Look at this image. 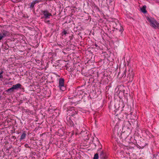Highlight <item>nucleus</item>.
Instances as JSON below:
<instances>
[{
	"label": "nucleus",
	"mask_w": 159,
	"mask_h": 159,
	"mask_svg": "<svg viewBox=\"0 0 159 159\" xmlns=\"http://www.w3.org/2000/svg\"><path fill=\"white\" fill-rule=\"evenodd\" d=\"M63 108L64 110L66 109L67 115L68 116H73L74 117L75 115L77 113L78 111L75 109L74 107H67V104H65L63 106Z\"/></svg>",
	"instance_id": "nucleus-1"
},
{
	"label": "nucleus",
	"mask_w": 159,
	"mask_h": 159,
	"mask_svg": "<svg viewBox=\"0 0 159 159\" xmlns=\"http://www.w3.org/2000/svg\"><path fill=\"white\" fill-rule=\"evenodd\" d=\"M147 20L150 23V25L154 29L158 28L159 29V23L153 18H150L145 16Z\"/></svg>",
	"instance_id": "nucleus-2"
},
{
	"label": "nucleus",
	"mask_w": 159,
	"mask_h": 159,
	"mask_svg": "<svg viewBox=\"0 0 159 159\" xmlns=\"http://www.w3.org/2000/svg\"><path fill=\"white\" fill-rule=\"evenodd\" d=\"M127 75L126 80L128 82H131L133 80L134 74L133 71L132 69L129 68L127 71Z\"/></svg>",
	"instance_id": "nucleus-3"
},
{
	"label": "nucleus",
	"mask_w": 159,
	"mask_h": 159,
	"mask_svg": "<svg viewBox=\"0 0 159 159\" xmlns=\"http://www.w3.org/2000/svg\"><path fill=\"white\" fill-rule=\"evenodd\" d=\"M64 81L65 80L63 78H60L59 79L58 87L62 91H64L66 89L64 84Z\"/></svg>",
	"instance_id": "nucleus-4"
},
{
	"label": "nucleus",
	"mask_w": 159,
	"mask_h": 159,
	"mask_svg": "<svg viewBox=\"0 0 159 159\" xmlns=\"http://www.w3.org/2000/svg\"><path fill=\"white\" fill-rule=\"evenodd\" d=\"M66 124L71 127L75 128V125L74 122L72 120L71 117L67 116L66 118Z\"/></svg>",
	"instance_id": "nucleus-5"
},
{
	"label": "nucleus",
	"mask_w": 159,
	"mask_h": 159,
	"mask_svg": "<svg viewBox=\"0 0 159 159\" xmlns=\"http://www.w3.org/2000/svg\"><path fill=\"white\" fill-rule=\"evenodd\" d=\"M131 127V125L129 121L124 120L123 125V129L126 130L128 129H130Z\"/></svg>",
	"instance_id": "nucleus-6"
},
{
	"label": "nucleus",
	"mask_w": 159,
	"mask_h": 159,
	"mask_svg": "<svg viewBox=\"0 0 159 159\" xmlns=\"http://www.w3.org/2000/svg\"><path fill=\"white\" fill-rule=\"evenodd\" d=\"M120 129L119 132L118 133V129L116 125L115 126L113 130V134H114L115 137L116 136L117 139H118V137L120 138V135L121 136L122 134L121 133L120 134Z\"/></svg>",
	"instance_id": "nucleus-7"
},
{
	"label": "nucleus",
	"mask_w": 159,
	"mask_h": 159,
	"mask_svg": "<svg viewBox=\"0 0 159 159\" xmlns=\"http://www.w3.org/2000/svg\"><path fill=\"white\" fill-rule=\"evenodd\" d=\"M43 18L45 19V20L50 18L51 16H52V14L48 12V11H43Z\"/></svg>",
	"instance_id": "nucleus-8"
},
{
	"label": "nucleus",
	"mask_w": 159,
	"mask_h": 159,
	"mask_svg": "<svg viewBox=\"0 0 159 159\" xmlns=\"http://www.w3.org/2000/svg\"><path fill=\"white\" fill-rule=\"evenodd\" d=\"M82 28V27H81L80 26L78 25L74 28V30L76 34L79 35L80 34L79 31L81 30Z\"/></svg>",
	"instance_id": "nucleus-9"
},
{
	"label": "nucleus",
	"mask_w": 159,
	"mask_h": 159,
	"mask_svg": "<svg viewBox=\"0 0 159 159\" xmlns=\"http://www.w3.org/2000/svg\"><path fill=\"white\" fill-rule=\"evenodd\" d=\"M139 144H137V147L140 149H142L147 145V143L144 142V141L143 140V141H140V143L138 142Z\"/></svg>",
	"instance_id": "nucleus-10"
},
{
	"label": "nucleus",
	"mask_w": 159,
	"mask_h": 159,
	"mask_svg": "<svg viewBox=\"0 0 159 159\" xmlns=\"http://www.w3.org/2000/svg\"><path fill=\"white\" fill-rule=\"evenodd\" d=\"M14 90H18L19 89H21L22 87V85L20 83L17 84L12 86Z\"/></svg>",
	"instance_id": "nucleus-11"
},
{
	"label": "nucleus",
	"mask_w": 159,
	"mask_h": 159,
	"mask_svg": "<svg viewBox=\"0 0 159 159\" xmlns=\"http://www.w3.org/2000/svg\"><path fill=\"white\" fill-rule=\"evenodd\" d=\"M70 31L68 30H67L66 28L63 29L62 30V31L61 33V35L62 36H66L67 34H69Z\"/></svg>",
	"instance_id": "nucleus-12"
},
{
	"label": "nucleus",
	"mask_w": 159,
	"mask_h": 159,
	"mask_svg": "<svg viewBox=\"0 0 159 159\" xmlns=\"http://www.w3.org/2000/svg\"><path fill=\"white\" fill-rule=\"evenodd\" d=\"M99 158L100 159H107V157L106 153L103 151L101 152L99 155Z\"/></svg>",
	"instance_id": "nucleus-13"
},
{
	"label": "nucleus",
	"mask_w": 159,
	"mask_h": 159,
	"mask_svg": "<svg viewBox=\"0 0 159 159\" xmlns=\"http://www.w3.org/2000/svg\"><path fill=\"white\" fill-rule=\"evenodd\" d=\"M58 135L61 137H62L65 136V133L63 130L60 129L58 130Z\"/></svg>",
	"instance_id": "nucleus-14"
},
{
	"label": "nucleus",
	"mask_w": 159,
	"mask_h": 159,
	"mask_svg": "<svg viewBox=\"0 0 159 159\" xmlns=\"http://www.w3.org/2000/svg\"><path fill=\"white\" fill-rule=\"evenodd\" d=\"M39 0H36L34 1H33L31 3L30 7L31 9H34V6L37 3L39 2Z\"/></svg>",
	"instance_id": "nucleus-15"
},
{
	"label": "nucleus",
	"mask_w": 159,
	"mask_h": 159,
	"mask_svg": "<svg viewBox=\"0 0 159 159\" xmlns=\"http://www.w3.org/2000/svg\"><path fill=\"white\" fill-rule=\"evenodd\" d=\"M1 34L3 38L10 35V32L5 30H3V31L2 32V33Z\"/></svg>",
	"instance_id": "nucleus-16"
},
{
	"label": "nucleus",
	"mask_w": 159,
	"mask_h": 159,
	"mask_svg": "<svg viewBox=\"0 0 159 159\" xmlns=\"http://www.w3.org/2000/svg\"><path fill=\"white\" fill-rule=\"evenodd\" d=\"M100 44L98 43H95L94 44L92 45L93 48H96L97 49H101V48Z\"/></svg>",
	"instance_id": "nucleus-17"
},
{
	"label": "nucleus",
	"mask_w": 159,
	"mask_h": 159,
	"mask_svg": "<svg viewBox=\"0 0 159 159\" xmlns=\"http://www.w3.org/2000/svg\"><path fill=\"white\" fill-rule=\"evenodd\" d=\"M8 43L9 42L7 40L4 42V43L3 46L4 49L7 50L9 48V47H10L9 46V44L7 43Z\"/></svg>",
	"instance_id": "nucleus-18"
},
{
	"label": "nucleus",
	"mask_w": 159,
	"mask_h": 159,
	"mask_svg": "<svg viewBox=\"0 0 159 159\" xmlns=\"http://www.w3.org/2000/svg\"><path fill=\"white\" fill-rule=\"evenodd\" d=\"M153 159H159V152H156L153 154Z\"/></svg>",
	"instance_id": "nucleus-19"
},
{
	"label": "nucleus",
	"mask_w": 159,
	"mask_h": 159,
	"mask_svg": "<svg viewBox=\"0 0 159 159\" xmlns=\"http://www.w3.org/2000/svg\"><path fill=\"white\" fill-rule=\"evenodd\" d=\"M26 136V134L25 133V132L24 131L23 132L22 134L21 135L19 139L20 141H21L23 139H24L25 138Z\"/></svg>",
	"instance_id": "nucleus-20"
},
{
	"label": "nucleus",
	"mask_w": 159,
	"mask_h": 159,
	"mask_svg": "<svg viewBox=\"0 0 159 159\" xmlns=\"http://www.w3.org/2000/svg\"><path fill=\"white\" fill-rule=\"evenodd\" d=\"M14 88L12 86L11 88L8 89L7 90H6L7 93H10L14 92Z\"/></svg>",
	"instance_id": "nucleus-21"
},
{
	"label": "nucleus",
	"mask_w": 159,
	"mask_h": 159,
	"mask_svg": "<svg viewBox=\"0 0 159 159\" xmlns=\"http://www.w3.org/2000/svg\"><path fill=\"white\" fill-rule=\"evenodd\" d=\"M44 22L45 23L48 24L50 27L51 26H53L54 25V24L53 23H50V21L49 20H45Z\"/></svg>",
	"instance_id": "nucleus-22"
},
{
	"label": "nucleus",
	"mask_w": 159,
	"mask_h": 159,
	"mask_svg": "<svg viewBox=\"0 0 159 159\" xmlns=\"http://www.w3.org/2000/svg\"><path fill=\"white\" fill-rule=\"evenodd\" d=\"M127 73V70L126 69L124 71V72L120 76V77H124V78H125L126 79L127 77L126 76V74Z\"/></svg>",
	"instance_id": "nucleus-23"
},
{
	"label": "nucleus",
	"mask_w": 159,
	"mask_h": 159,
	"mask_svg": "<svg viewBox=\"0 0 159 159\" xmlns=\"http://www.w3.org/2000/svg\"><path fill=\"white\" fill-rule=\"evenodd\" d=\"M128 115H129L127 113L125 112L124 115H123L122 118L124 120H127L128 119L127 116Z\"/></svg>",
	"instance_id": "nucleus-24"
},
{
	"label": "nucleus",
	"mask_w": 159,
	"mask_h": 159,
	"mask_svg": "<svg viewBox=\"0 0 159 159\" xmlns=\"http://www.w3.org/2000/svg\"><path fill=\"white\" fill-rule=\"evenodd\" d=\"M65 67L66 68V69L69 71L71 72L73 68L72 69V67L70 66L68 67L67 66H65Z\"/></svg>",
	"instance_id": "nucleus-25"
},
{
	"label": "nucleus",
	"mask_w": 159,
	"mask_h": 159,
	"mask_svg": "<svg viewBox=\"0 0 159 159\" xmlns=\"http://www.w3.org/2000/svg\"><path fill=\"white\" fill-rule=\"evenodd\" d=\"M99 156L98 153H96L95 154L93 159H98Z\"/></svg>",
	"instance_id": "nucleus-26"
},
{
	"label": "nucleus",
	"mask_w": 159,
	"mask_h": 159,
	"mask_svg": "<svg viewBox=\"0 0 159 159\" xmlns=\"http://www.w3.org/2000/svg\"><path fill=\"white\" fill-rule=\"evenodd\" d=\"M146 6L145 5L143 6L142 7L140 8V10H146Z\"/></svg>",
	"instance_id": "nucleus-27"
},
{
	"label": "nucleus",
	"mask_w": 159,
	"mask_h": 159,
	"mask_svg": "<svg viewBox=\"0 0 159 159\" xmlns=\"http://www.w3.org/2000/svg\"><path fill=\"white\" fill-rule=\"evenodd\" d=\"M24 146L26 148H31V146H29V145L27 143H25L24 145Z\"/></svg>",
	"instance_id": "nucleus-28"
},
{
	"label": "nucleus",
	"mask_w": 159,
	"mask_h": 159,
	"mask_svg": "<svg viewBox=\"0 0 159 159\" xmlns=\"http://www.w3.org/2000/svg\"><path fill=\"white\" fill-rule=\"evenodd\" d=\"M123 94H124V96L125 97H126V96H127L126 95L128 94V93L126 92L125 90H123Z\"/></svg>",
	"instance_id": "nucleus-29"
},
{
	"label": "nucleus",
	"mask_w": 159,
	"mask_h": 159,
	"mask_svg": "<svg viewBox=\"0 0 159 159\" xmlns=\"http://www.w3.org/2000/svg\"><path fill=\"white\" fill-rule=\"evenodd\" d=\"M120 32L121 34H122V32L124 31V29L123 28V27H121L120 28Z\"/></svg>",
	"instance_id": "nucleus-30"
},
{
	"label": "nucleus",
	"mask_w": 159,
	"mask_h": 159,
	"mask_svg": "<svg viewBox=\"0 0 159 159\" xmlns=\"http://www.w3.org/2000/svg\"><path fill=\"white\" fill-rule=\"evenodd\" d=\"M69 104L70 105H73L75 104L76 102H74L73 101H70V102H69Z\"/></svg>",
	"instance_id": "nucleus-31"
},
{
	"label": "nucleus",
	"mask_w": 159,
	"mask_h": 159,
	"mask_svg": "<svg viewBox=\"0 0 159 159\" xmlns=\"http://www.w3.org/2000/svg\"><path fill=\"white\" fill-rule=\"evenodd\" d=\"M24 111L26 113H28L29 114V113H30V111L27 109H25V110H24Z\"/></svg>",
	"instance_id": "nucleus-32"
},
{
	"label": "nucleus",
	"mask_w": 159,
	"mask_h": 159,
	"mask_svg": "<svg viewBox=\"0 0 159 159\" xmlns=\"http://www.w3.org/2000/svg\"><path fill=\"white\" fill-rule=\"evenodd\" d=\"M113 0H107V3H111L113 2Z\"/></svg>",
	"instance_id": "nucleus-33"
},
{
	"label": "nucleus",
	"mask_w": 159,
	"mask_h": 159,
	"mask_svg": "<svg viewBox=\"0 0 159 159\" xmlns=\"http://www.w3.org/2000/svg\"><path fill=\"white\" fill-rule=\"evenodd\" d=\"M3 72L2 71L1 72H0V78L2 79L3 78V76L1 75L2 74Z\"/></svg>",
	"instance_id": "nucleus-34"
},
{
	"label": "nucleus",
	"mask_w": 159,
	"mask_h": 159,
	"mask_svg": "<svg viewBox=\"0 0 159 159\" xmlns=\"http://www.w3.org/2000/svg\"><path fill=\"white\" fill-rule=\"evenodd\" d=\"M141 12L144 14H146L147 12V11H141Z\"/></svg>",
	"instance_id": "nucleus-35"
},
{
	"label": "nucleus",
	"mask_w": 159,
	"mask_h": 159,
	"mask_svg": "<svg viewBox=\"0 0 159 159\" xmlns=\"http://www.w3.org/2000/svg\"><path fill=\"white\" fill-rule=\"evenodd\" d=\"M108 31L109 32H110V33L112 34L114 32V31H115V30H113L111 31H109V29H108Z\"/></svg>",
	"instance_id": "nucleus-36"
},
{
	"label": "nucleus",
	"mask_w": 159,
	"mask_h": 159,
	"mask_svg": "<svg viewBox=\"0 0 159 159\" xmlns=\"http://www.w3.org/2000/svg\"><path fill=\"white\" fill-rule=\"evenodd\" d=\"M3 38H4L2 35V34H0V40H1Z\"/></svg>",
	"instance_id": "nucleus-37"
},
{
	"label": "nucleus",
	"mask_w": 159,
	"mask_h": 159,
	"mask_svg": "<svg viewBox=\"0 0 159 159\" xmlns=\"http://www.w3.org/2000/svg\"><path fill=\"white\" fill-rule=\"evenodd\" d=\"M58 44V45L61 48H62V47H63V46L62 45H61V44H58V43H57Z\"/></svg>",
	"instance_id": "nucleus-38"
},
{
	"label": "nucleus",
	"mask_w": 159,
	"mask_h": 159,
	"mask_svg": "<svg viewBox=\"0 0 159 159\" xmlns=\"http://www.w3.org/2000/svg\"><path fill=\"white\" fill-rule=\"evenodd\" d=\"M137 127H136V129H137H137L138 130V128H139V125H138V123L137 122Z\"/></svg>",
	"instance_id": "nucleus-39"
},
{
	"label": "nucleus",
	"mask_w": 159,
	"mask_h": 159,
	"mask_svg": "<svg viewBox=\"0 0 159 159\" xmlns=\"http://www.w3.org/2000/svg\"><path fill=\"white\" fill-rule=\"evenodd\" d=\"M21 107V108L22 110L24 111V110H25V109L24 108V107Z\"/></svg>",
	"instance_id": "nucleus-40"
},
{
	"label": "nucleus",
	"mask_w": 159,
	"mask_h": 159,
	"mask_svg": "<svg viewBox=\"0 0 159 159\" xmlns=\"http://www.w3.org/2000/svg\"><path fill=\"white\" fill-rule=\"evenodd\" d=\"M11 138L13 139H15L16 138V137L15 136H11Z\"/></svg>",
	"instance_id": "nucleus-41"
},
{
	"label": "nucleus",
	"mask_w": 159,
	"mask_h": 159,
	"mask_svg": "<svg viewBox=\"0 0 159 159\" xmlns=\"http://www.w3.org/2000/svg\"><path fill=\"white\" fill-rule=\"evenodd\" d=\"M74 133L73 132L72 133L70 134V136L72 137V135H74Z\"/></svg>",
	"instance_id": "nucleus-42"
},
{
	"label": "nucleus",
	"mask_w": 159,
	"mask_h": 159,
	"mask_svg": "<svg viewBox=\"0 0 159 159\" xmlns=\"http://www.w3.org/2000/svg\"><path fill=\"white\" fill-rule=\"evenodd\" d=\"M26 99V98L25 97H23L22 99L23 100H25Z\"/></svg>",
	"instance_id": "nucleus-43"
},
{
	"label": "nucleus",
	"mask_w": 159,
	"mask_h": 159,
	"mask_svg": "<svg viewBox=\"0 0 159 159\" xmlns=\"http://www.w3.org/2000/svg\"><path fill=\"white\" fill-rule=\"evenodd\" d=\"M19 102L20 103H23V101H22V100H20V101Z\"/></svg>",
	"instance_id": "nucleus-44"
},
{
	"label": "nucleus",
	"mask_w": 159,
	"mask_h": 159,
	"mask_svg": "<svg viewBox=\"0 0 159 159\" xmlns=\"http://www.w3.org/2000/svg\"><path fill=\"white\" fill-rule=\"evenodd\" d=\"M120 72H119V73L118 74V76H119V77H120Z\"/></svg>",
	"instance_id": "nucleus-45"
},
{
	"label": "nucleus",
	"mask_w": 159,
	"mask_h": 159,
	"mask_svg": "<svg viewBox=\"0 0 159 159\" xmlns=\"http://www.w3.org/2000/svg\"><path fill=\"white\" fill-rule=\"evenodd\" d=\"M22 16L24 17H26V16H25V15H23H23H22Z\"/></svg>",
	"instance_id": "nucleus-46"
},
{
	"label": "nucleus",
	"mask_w": 159,
	"mask_h": 159,
	"mask_svg": "<svg viewBox=\"0 0 159 159\" xmlns=\"http://www.w3.org/2000/svg\"><path fill=\"white\" fill-rule=\"evenodd\" d=\"M6 15H7V16H11V15H11H11H9V14H6Z\"/></svg>",
	"instance_id": "nucleus-47"
},
{
	"label": "nucleus",
	"mask_w": 159,
	"mask_h": 159,
	"mask_svg": "<svg viewBox=\"0 0 159 159\" xmlns=\"http://www.w3.org/2000/svg\"><path fill=\"white\" fill-rule=\"evenodd\" d=\"M20 104H21V103H20L18 104V105H20Z\"/></svg>",
	"instance_id": "nucleus-48"
},
{
	"label": "nucleus",
	"mask_w": 159,
	"mask_h": 159,
	"mask_svg": "<svg viewBox=\"0 0 159 159\" xmlns=\"http://www.w3.org/2000/svg\"><path fill=\"white\" fill-rule=\"evenodd\" d=\"M98 143H100V142H99V140H98Z\"/></svg>",
	"instance_id": "nucleus-49"
},
{
	"label": "nucleus",
	"mask_w": 159,
	"mask_h": 159,
	"mask_svg": "<svg viewBox=\"0 0 159 159\" xmlns=\"http://www.w3.org/2000/svg\"><path fill=\"white\" fill-rule=\"evenodd\" d=\"M78 8V10H80V9L79 8Z\"/></svg>",
	"instance_id": "nucleus-50"
},
{
	"label": "nucleus",
	"mask_w": 159,
	"mask_h": 159,
	"mask_svg": "<svg viewBox=\"0 0 159 159\" xmlns=\"http://www.w3.org/2000/svg\"><path fill=\"white\" fill-rule=\"evenodd\" d=\"M33 12H34V10H33Z\"/></svg>",
	"instance_id": "nucleus-51"
},
{
	"label": "nucleus",
	"mask_w": 159,
	"mask_h": 159,
	"mask_svg": "<svg viewBox=\"0 0 159 159\" xmlns=\"http://www.w3.org/2000/svg\"><path fill=\"white\" fill-rule=\"evenodd\" d=\"M84 13H86L85 11H84Z\"/></svg>",
	"instance_id": "nucleus-52"
},
{
	"label": "nucleus",
	"mask_w": 159,
	"mask_h": 159,
	"mask_svg": "<svg viewBox=\"0 0 159 159\" xmlns=\"http://www.w3.org/2000/svg\"><path fill=\"white\" fill-rule=\"evenodd\" d=\"M92 12H93V11H92Z\"/></svg>",
	"instance_id": "nucleus-53"
},
{
	"label": "nucleus",
	"mask_w": 159,
	"mask_h": 159,
	"mask_svg": "<svg viewBox=\"0 0 159 159\" xmlns=\"http://www.w3.org/2000/svg\"><path fill=\"white\" fill-rule=\"evenodd\" d=\"M15 11V10H14V11Z\"/></svg>",
	"instance_id": "nucleus-54"
}]
</instances>
